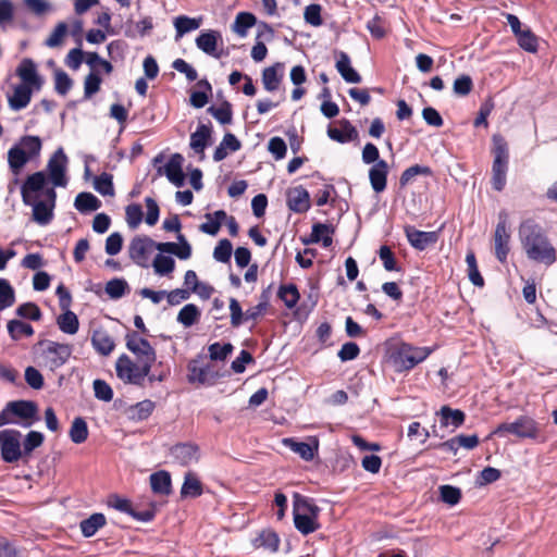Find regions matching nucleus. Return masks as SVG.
<instances>
[{
    "label": "nucleus",
    "mask_w": 557,
    "mask_h": 557,
    "mask_svg": "<svg viewBox=\"0 0 557 557\" xmlns=\"http://www.w3.org/2000/svg\"><path fill=\"white\" fill-rule=\"evenodd\" d=\"M519 237L530 260L547 265L556 261V249L550 244L541 225L533 220H525L520 224Z\"/></svg>",
    "instance_id": "nucleus-1"
},
{
    "label": "nucleus",
    "mask_w": 557,
    "mask_h": 557,
    "mask_svg": "<svg viewBox=\"0 0 557 557\" xmlns=\"http://www.w3.org/2000/svg\"><path fill=\"white\" fill-rule=\"evenodd\" d=\"M493 156L491 184L493 189L502 191L507 182L509 151L506 140L500 135L493 136Z\"/></svg>",
    "instance_id": "nucleus-2"
},
{
    "label": "nucleus",
    "mask_w": 557,
    "mask_h": 557,
    "mask_svg": "<svg viewBox=\"0 0 557 557\" xmlns=\"http://www.w3.org/2000/svg\"><path fill=\"white\" fill-rule=\"evenodd\" d=\"M152 364L138 361L135 363L126 354L121 355L115 362L116 375L124 383L141 385L145 377L151 372Z\"/></svg>",
    "instance_id": "nucleus-3"
},
{
    "label": "nucleus",
    "mask_w": 557,
    "mask_h": 557,
    "mask_svg": "<svg viewBox=\"0 0 557 557\" xmlns=\"http://www.w3.org/2000/svg\"><path fill=\"white\" fill-rule=\"evenodd\" d=\"M493 434L498 436L512 434L521 440H535L540 434V429L537 422L533 418L529 416H519L512 422H503L498 424Z\"/></svg>",
    "instance_id": "nucleus-4"
},
{
    "label": "nucleus",
    "mask_w": 557,
    "mask_h": 557,
    "mask_svg": "<svg viewBox=\"0 0 557 557\" xmlns=\"http://www.w3.org/2000/svg\"><path fill=\"white\" fill-rule=\"evenodd\" d=\"M22 433L16 429L0 431V457L5 463H15L24 458Z\"/></svg>",
    "instance_id": "nucleus-5"
},
{
    "label": "nucleus",
    "mask_w": 557,
    "mask_h": 557,
    "mask_svg": "<svg viewBox=\"0 0 557 557\" xmlns=\"http://www.w3.org/2000/svg\"><path fill=\"white\" fill-rule=\"evenodd\" d=\"M432 350L428 347H413L409 344H401L392 355L395 366L401 371H408L420 362L424 361Z\"/></svg>",
    "instance_id": "nucleus-6"
},
{
    "label": "nucleus",
    "mask_w": 557,
    "mask_h": 557,
    "mask_svg": "<svg viewBox=\"0 0 557 557\" xmlns=\"http://www.w3.org/2000/svg\"><path fill=\"white\" fill-rule=\"evenodd\" d=\"M510 231L508 228V214L506 211L498 213V222L494 232V248L495 257L500 263L507 261V257L510 250Z\"/></svg>",
    "instance_id": "nucleus-7"
},
{
    "label": "nucleus",
    "mask_w": 557,
    "mask_h": 557,
    "mask_svg": "<svg viewBox=\"0 0 557 557\" xmlns=\"http://www.w3.org/2000/svg\"><path fill=\"white\" fill-rule=\"evenodd\" d=\"M126 348L136 356L137 361L153 364L157 360L156 349L136 331L128 332L125 336Z\"/></svg>",
    "instance_id": "nucleus-8"
},
{
    "label": "nucleus",
    "mask_w": 557,
    "mask_h": 557,
    "mask_svg": "<svg viewBox=\"0 0 557 557\" xmlns=\"http://www.w3.org/2000/svg\"><path fill=\"white\" fill-rule=\"evenodd\" d=\"M69 158L65 154L62 147L58 148L53 154L50 157L47 163V171L49 173V178L54 187H66L67 177H66V169H67Z\"/></svg>",
    "instance_id": "nucleus-9"
},
{
    "label": "nucleus",
    "mask_w": 557,
    "mask_h": 557,
    "mask_svg": "<svg viewBox=\"0 0 557 557\" xmlns=\"http://www.w3.org/2000/svg\"><path fill=\"white\" fill-rule=\"evenodd\" d=\"M195 44L199 50L214 59L228 55L227 51L219 49V46L223 45L222 34L219 30L206 29L200 32Z\"/></svg>",
    "instance_id": "nucleus-10"
},
{
    "label": "nucleus",
    "mask_w": 557,
    "mask_h": 557,
    "mask_svg": "<svg viewBox=\"0 0 557 557\" xmlns=\"http://www.w3.org/2000/svg\"><path fill=\"white\" fill-rule=\"evenodd\" d=\"M45 196L48 202L38 200L35 201L32 199V203L29 206L33 207V219L40 225L48 224L53 218V208L55 205L57 193L54 188H48L45 190Z\"/></svg>",
    "instance_id": "nucleus-11"
},
{
    "label": "nucleus",
    "mask_w": 557,
    "mask_h": 557,
    "mask_svg": "<svg viewBox=\"0 0 557 557\" xmlns=\"http://www.w3.org/2000/svg\"><path fill=\"white\" fill-rule=\"evenodd\" d=\"M72 354V347L67 344L57 342H48L47 348L42 352L46 363L51 370L58 369L65 364Z\"/></svg>",
    "instance_id": "nucleus-12"
},
{
    "label": "nucleus",
    "mask_w": 557,
    "mask_h": 557,
    "mask_svg": "<svg viewBox=\"0 0 557 557\" xmlns=\"http://www.w3.org/2000/svg\"><path fill=\"white\" fill-rule=\"evenodd\" d=\"M154 248V242L148 236H137L128 246L129 258L139 267H148V256Z\"/></svg>",
    "instance_id": "nucleus-13"
},
{
    "label": "nucleus",
    "mask_w": 557,
    "mask_h": 557,
    "mask_svg": "<svg viewBox=\"0 0 557 557\" xmlns=\"http://www.w3.org/2000/svg\"><path fill=\"white\" fill-rule=\"evenodd\" d=\"M265 311L267 309L263 308V305L258 304L247 309L244 313L237 299H230L231 325L233 327L240 326L244 321L258 320Z\"/></svg>",
    "instance_id": "nucleus-14"
},
{
    "label": "nucleus",
    "mask_w": 557,
    "mask_h": 557,
    "mask_svg": "<svg viewBox=\"0 0 557 557\" xmlns=\"http://www.w3.org/2000/svg\"><path fill=\"white\" fill-rule=\"evenodd\" d=\"M8 410H11L13 416L26 420L25 422L21 423L23 428H28L33 424V420H38V406L33 400L9 401Z\"/></svg>",
    "instance_id": "nucleus-15"
},
{
    "label": "nucleus",
    "mask_w": 557,
    "mask_h": 557,
    "mask_svg": "<svg viewBox=\"0 0 557 557\" xmlns=\"http://www.w3.org/2000/svg\"><path fill=\"white\" fill-rule=\"evenodd\" d=\"M408 243L417 250H425L438 240V232H423L414 226L407 225L404 228Z\"/></svg>",
    "instance_id": "nucleus-16"
},
{
    "label": "nucleus",
    "mask_w": 557,
    "mask_h": 557,
    "mask_svg": "<svg viewBox=\"0 0 557 557\" xmlns=\"http://www.w3.org/2000/svg\"><path fill=\"white\" fill-rule=\"evenodd\" d=\"M183 162V156L181 153H174L170 157L164 168L158 169V174H164L172 184H174L176 187H182L185 182Z\"/></svg>",
    "instance_id": "nucleus-17"
},
{
    "label": "nucleus",
    "mask_w": 557,
    "mask_h": 557,
    "mask_svg": "<svg viewBox=\"0 0 557 557\" xmlns=\"http://www.w3.org/2000/svg\"><path fill=\"white\" fill-rule=\"evenodd\" d=\"M187 380L191 384H212L216 379V374L213 372L210 364L201 366L200 361L193 359L187 364Z\"/></svg>",
    "instance_id": "nucleus-18"
},
{
    "label": "nucleus",
    "mask_w": 557,
    "mask_h": 557,
    "mask_svg": "<svg viewBox=\"0 0 557 557\" xmlns=\"http://www.w3.org/2000/svg\"><path fill=\"white\" fill-rule=\"evenodd\" d=\"M171 456L182 466L197 462L199 459V447L194 443H180L170 450Z\"/></svg>",
    "instance_id": "nucleus-19"
},
{
    "label": "nucleus",
    "mask_w": 557,
    "mask_h": 557,
    "mask_svg": "<svg viewBox=\"0 0 557 557\" xmlns=\"http://www.w3.org/2000/svg\"><path fill=\"white\" fill-rule=\"evenodd\" d=\"M389 166L385 160H380L369 169V182L376 194L383 193L387 186Z\"/></svg>",
    "instance_id": "nucleus-20"
},
{
    "label": "nucleus",
    "mask_w": 557,
    "mask_h": 557,
    "mask_svg": "<svg viewBox=\"0 0 557 557\" xmlns=\"http://www.w3.org/2000/svg\"><path fill=\"white\" fill-rule=\"evenodd\" d=\"M287 206L290 211L304 213L310 209V196L306 188L297 186L287 191Z\"/></svg>",
    "instance_id": "nucleus-21"
},
{
    "label": "nucleus",
    "mask_w": 557,
    "mask_h": 557,
    "mask_svg": "<svg viewBox=\"0 0 557 557\" xmlns=\"http://www.w3.org/2000/svg\"><path fill=\"white\" fill-rule=\"evenodd\" d=\"M46 184V175L42 171L36 172L27 176L21 187V196L24 205L32 203V194L42 190Z\"/></svg>",
    "instance_id": "nucleus-22"
},
{
    "label": "nucleus",
    "mask_w": 557,
    "mask_h": 557,
    "mask_svg": "<svg viewBox=\"0 0 557 557\" xmlns=\"http://www.w3.org/2000/svg\"><path fill=\"white\" fill-rule=\"evenodd\" d=\"M24 85L33 86L39 89L42 81L37 73V67L32 59H24L16 70Z\"/></svg>",
    "instance_id": "nucleus-23"
},
{
    "label": "nucleus",
    "mask_w": 557,
    "mask_h": 557,
    "mask_svg": "<svg viewBox=\"0 0 557 557\" xmlns=\"http://www.w3.org/2000/svg\"><path fill=\"white\" fill-rule=\"evenodd\" d=\"M211 134V126L199 124L196 131L190 135L189 146L196 153H200L201 158L205 157V149L210 144Z\"/></svg>",
    "instance_id": "nucleus-24"
},
{
    "label": "nucleus",
    "mask_w": 557,
    "mask_h": 557,
    "mask_svg": "<svg viewBox=\"0 0 557 557\" xmlns=\"http://www.w3.org/2000/svg\"><path fill=\"white\" fill-rule=\"evenodd\" d=\"M284 76V64L275 63L262 71V84L267 91H275L278 89Z\"/></svg>",
    "instance_id": "nucleus-25"
},
{
    "label": "nucleus",
    "mask_w": 557,
    "mask_h": 557,
    "mask_svg": "<svg viewBox=\"0 0 557 557\" xmlns=\"http://www.w3.org/2000/svg\"><path fill=\"white\" fill-rule=\"evenodd\" d=\"M335 67L346 83H361L362 78L360 74L351 66L350 58L346 52L339 53Z\"/></svg>",
    "instance_id": "nucleus-26"
},
{
    "label": "nucleus",
    "mask_w": 557,
    "mask_h": 557,
    "mask_svg": "<svg viewBox=\"0 0 557 557\" xmlns=\"http://www.w3.org/2000/svg\"><path fill=\"white\" fill-rule=\"evenodd\" d=\"M32 86L20 84L14 87L9 97V106L14 111H20L28 106L32 99Z\"/></svg>",
    "instance_id": "nucleus-27"
},
{
    "label": "nucleus",
    "mask_w": 557,
    "mask_h": 557,
    "mask_svg": "<svg viewBox=\"0 0 557 557\" xmlns=\"http://www.w3.org/2000/svg\"><path fill=\"white\" fill-rule=\"evenodd\" d=\"M343 129H338L336 127L327 128V136L339 144H346L357 139L358 132L355 126L348 120L342 121Z\"/></svg>",
    "instance_id": "nucleus-28"
},
{
    "label": "nucleus",
    "mask_w": 557,
    "mask_h": 557,
    "mask_svg": "<svg viewBox=\"0 0 557 557\" xmlns=\"http://www.w3.org/2000/svg\"><path fill=\"white\" fill-rule=\"evenodd\" d=\"M91 345L97 352L108 356L115 347L113 338L102 330L94 331L91 336Z\"/></svg>",
    "instance_id": "nucleus-29"
},
{
    "label": "nucleus",
    "mask_w": 557,
    "mask_h": 557,
    "mask_svg": "<svg viewBox=\"0 0 557 557\" xmlns=\"http://www.w3.org/2000/svg\"><path fill=\"white\" fill-rule=\"evenodd\" d=\"M149 480L153 493L160 495H169L171 493L172 481L168 471H157L150 475Z\"/></svg>",
    "instance_id": "nucleus-30"
},
{
    "label": "nucleus",
    "mask_w": 557,
    "mask_h": 557,
    "mask_svg": "<svg viewBox=\"0 0 557 557\" xmlns=\"http://www.w3.org/2000/svg\"><path fill=\"white\" fill-rule=\"evenodd\" d=\"M205 218L207 221L200 224L199 230L205 234L214 236L219 233L224 220L227 219V213L224 210H218L214 213H207Z\"/></svg>",
    "instance_id": "nucleus-31"
},
{
    "label": "nucleus",
    "mask_w": 557,
    "mask_h": 557,
    "mask_svg": "<svg viewBox=\"0 0 557 557\" xmlns=\"http://www.w3.org/2000/svg\"><path fill=\"white\" fill-rule=\"evenodd\" d=\"M442 426L453 425L455 429L463 424L466 414L460 409H451L448 406H443L438 413Z\"/></svg>",
    "instance_id": "nucleus-32"
},
{
    "label": "nucleus",
    "mask_w": 557,
    "mask_h": 557,
    "mask_svg": "<svg viewBox=\"0 0 557 557\" xmlns=\"http://www.w3.org/2000/svg\"><path fill=\"white\" fill-rule=\"evenodd\" d=\"M107 523L106 516L101 512H95L87 519H84L79 523L82 534L85 537L94 536L99 529L104 527Z\"/></svg>",
    "instance_id": "nucleus-33"
},
{
    "label": "nucleus",
    "mask_w": 557,
    "mask_h": 557,
    "mask_svg": "<svg viewBox=\"0 0 557 557\" xmlns=\"http://www.w3.org/2000/svg\"><path fill=\"white\" fill-rule=\"evenodd\" d=\"M333 232L330 225L323 223H315L312 225L310 238L305 240V244L322 243V246L327 248L332 245L333 239L330 233Z\"/></svg>",
    "instance_id": "nucleus-34"
},
{
    "label": "nucleus",
    "mask_w": 557,
    "mask_h": 557,
    "mask_svg": "<svg viewBox=\"0 0 557 557\" xmlns=\"http://www.w3.org/2000/svg\"><path fill=\"white\" fill-rule=\"evenodd\" d=\"M30 160L29 154L24 149L15 145L8 152V163L11 171L17 175L22 168Z\"/></svg>",
    "instance_id": "nucleus-35"
},
{
    "label": "nucleus",
    "mask_w": 557,
    "mask_h": 557,
    "mask_svg": "<svg viewBox=\"0 0 557 557\" xmlns=\"http://www.w3.org/2000/svg\"><path fill=\"white\" fill-rule=\"evenodd\" d=\"M64 312L57 319L59 329L69 335H74L79 329V321L77 315L70 309H63Z\"/></svg>",
    "instance_id": "nucleus-36"
},
{
    "label": "nucleus",
    "mask_w": 557,
    "mask_h": 557,
    "mask_svg": "<svg viewBox=\"0 0 557 557\" xmlns=\"http://www.w3.org/2000/svg\"><path fill=\"white\" fill-rule=\"evenodd\" d=\"M294 523L295 528L304 535L313 533L320 528L314 517H310V515H305L298 510H294Z\"/></svg>",
    "instance_id": "nucleus-37"
},
{
    "label": "nucleus",
    "mask_w": 557,
    "mask_h": 557,
    "mask_svg": "<svg viewBox=\"0 0 557 557\" xmlns=\"http://www.w3.org/2000/svg\"><path fill=\"white\" fill-rule=\"evenodd\" d=\"M74 207L79 212L96 211L101 207V201L91 193H79L74 201Z\"/></svg>",
    "instance_id": "nucleus-38"
},
{
    "label": "nucleus",
    "mask_w": 557,
    "mask_h": 557,
    "mask_svg": "<svg viewBox=\"0 0 557 557\" xmlns=\"http://www.w3.org/2000/svg\"><path fill=\"white\" fill-rule=\"evenodd\" d=\"M7 329L11 339L15 342L21 339L23 336L30 337L35 333L34 327L30 324L17 319L10 320L7 324Z\"/></svg>",
    "instance_id": "nucleus-39"
},
{
    "label": "nucleus",
    "mask_w": 557,
    "mask_h": 557,
    "mask_svg": "<svg viewBox=\"0 0 557 557\" xmlns=\"http://www.w3.org/2000/svg\"><path fill=\"white\" fill-rule=\"evenodd\" d=\"M200 317L199 308L195 304H187L180 310L176 321L184 327H190L199 321Z\"/></svg>",
    "instance_id": "nucleus-40"
},
{
    "label": "nucleus",
    "mask_w": 557,
    "mask_h": 557,
    "mask_svg": "<svg viewBox=\"0 0 557 557\" xmlns=\"http://www.w3.org/2000/svg\"><path fill=\"white\" fill-rule=\"evenodd\" d=\"M256 22L257 18L252 13L239 12L235 17V21L232 25V29L239 37H246L248 29L251 28L256 24Z\"/></svg>",
    "instance_id": "nucleus-41"
},
{
    "label": "nucleus",
    "mask_w": 557,
    "mask_h": 557,
    "mask_svg": "<svg viewBox=\"0 0 557 557\" xmlns=\"http://www.w3.org/2000/svg\"><path fill=\"white\" fill-rule=\"evenodd\" d=\"M202 494V485L196 474L188 472L185 474L183 485L181 487L182 497H198Z\"/></svg>",
    "instance_id": "nucleus-42"
},
{
    "label": "nucleus",
    "mask_w": 557,
    "mask_h": 557,
    "mask_svg": "<svg viewBox=\"0 0 557 557\" xmlns=\"http://www.w3.org/2000/svg\"><path fill=\"white\" fill-rule=\"evenodd\" d=\"M88 425L82 417H76L69 431V436L74 444H82L88 438Z\"/></svg>",
    "instance_id": "nucleus-43"
},
{
    "label": "nucleus",
    "mask_w": 557,
    "mask_h": 557,
    "mask_svg": "<svg viewBox=\"0 0 557 557\" xmlns=\"http://www.w3.org/2000/svg\"><path fill=\"white\" fill-rule=\"evenodd\" d=\"M201 25V18H194L187 15H178L174 20V27L176 30V38L184 36L185 34L196 30Z\"/></svg>",
    "instance_id": "nucleus-44"
},
{
    "label": "nucleus",
    "mask_w": 557,
    "mask_h": 557,
    "mask_svg": "<svg viewBox=\"0 0 557 557\" xmlns=\"http://www.w3.org/2000/svg\"><path fill=\"white\" fill-rule=\"evenodd\" d=\"M518 46L530 53H536L539 50V37L530 27H524L523 32L517 37Z\"/></svg>",
    "instance_id": "nucleus-45"
},
{
    "label": "nucleus",
    "mask_w": 557,
    "mask_h": 557,
    "mask_svg": "<svg viewBox=\"0 0 557 557\" xmlns=\"http://www.w3.org/2000/svg\"><path fill=\"white\" fill-rule=\"evenodd\" d=\"M45 442V435L39 431H29L22 442L24 458L30 457L32 453Z\"/></svg>",
    "instance_id": "nucleus-46"
},
{
    "label": "nucleus",
    "mask_w": 557,
    "mask_h": 557,
    "mask_svg": "<svg viewBox=\"0 0 557 557\" xmlns=\"http://www.w3.org/2000/svg\"><path fill=\"white\" fill-rule=\"evenodd\" d=\"M284 442L294 453L298 454L306 461L312 460L318 451V444L313 446L306 442H295L289 438L284 440Z\"/></svg>",
    "instance_id": "nucleus-47"
},
{
    "label": "nucleus",
    "mask_w": 557,
    "mask_h": 557,
    "mask_svg": "<svg viewBox=\"0 0 557 557\" xmlns=\"http://www.w3.org/2000/svg\"><path fill=\"white\" fill-rule=\"evenodd\" d=\"M207 112L211 114L222 125L231 124L233 120L232 104L228 101H223L220 107L211 106L207 109Z\"/></svg>",
    "instance_id": "nucleus-48"
},
{
    "label": "nucleus",
    "mask_w": 557,
    "mask_h": 557,
    "mask_svg": "<svg viewBox=\"0 0 557 557\" xmlns=\"http://www.w3.org/2000/svg\"><path fill=\"white\" fill-rule=\"evenodd\" d=\"M294 509L295 511H300L305 515H310V517H314L318 519L320 508L314 504V502L306 496H301L299 494H295L294 496Z\"/></svg>",
    "instance_id": "nucleus-49"
},
{
    "label": "nucleus",
    "mask_w": 557,
    "mask_h": 557,
    "mask_svg": "<svg viewBox=\"0 0 557 557\" xmlns=\"http://www.w3.org/2000/svg\"><path fill=\"white\" fill-rule=\"evenodd\" d=\"M277 296L288 309H293L300 298V294L295 284L282 285L278 288Z\"/></svg>",
    "instance_id": "nucleus-50"
},
{
    "label": "nucleus",
    "mask_w": 557,
    "mask_h": 557,
    "mask_svg": "<svg viewBox=\"0 0 557 557\" xmlns=\"http://www.w3.org/2000/svg\"><path fill=\"white\" fill-rule=\"evenodd\" d=\"M418 175L430 176V175H432V170L430 166H426V165H421V164L411 165L401 173V175L399 177V185L401 187L407 186Z\"/></svg>",
    "instance_id": "nucleus-51"
},
{
    "label": "nucleus",
    "mask_w": 557,
    "mask_h": 557,
    "mask_svg": "<svg viewBox=\"0 0 557 557\" xmlns=\"http://www.w3.org/2000/svg\"><path fill=\"white\" fill-rule=\"evenodd\" d=\"M15 302V292L9 281L0 277V311L10 308Z\"/></svg>",
    "instance_id": "nucleus-52"
},
{
    "label": "nucleus",
    "mask_w": 557,
    "mask_h": 557,
    "mask_svg": "<svg viewBox=\"0 0 557 557\" xmlns=\"http://www.w3.org/2000/svg\"><path fill=\"white\" fill-rule=\"evenodd\" d=\"M152 267L158 275H168L174 271L175 261L170 256L158 253L153 260Z\"/></svg>",
    "instance_id": "nucleus-53"
},
{
    "label": "nucleus",
    "mask_w": 557,
    "mask_h": 557,
    "mask_svg": "<svg viewBox=\"0 0 557 557\" xmlns=\"http://www.w3.org/2000/svg\"><path fill=\"white\" fill-rule=\"evenodd\" d=\"M94 188L102 196H113V177L109 173H102L95 177Z\"/></svg>",
    "instance_id": "nucleus-54"
},
{
    "label": "nucleus",
    "mask_w": 557,
    "mask_h": 557,
    "mask_svg": "<svg viewBox=\"0 0 557 557\" xmlns=\"http://www.w3.org/2000/svg\"><path fill=\"white\" fill-rule=\"evenodd\" d=\"M128 285L124 278H112L107 282L104 290L111 299H120L124 296Z\"/></svg>",
    "instance_id": "nucleus-55"
},
{
    "label": "nucleus",
    "mask_w": 557,
    "mask_h": 557,
    "mask_svg": "<svg viewBox=\"0 0 557 557\" xmlns=\"http://www.w3.org/2000/svg\"><path fill=\"white\" fill-rule=\"evenodd\" d=\"M15 313L17 317L32 321H39L42 317L40 308L35 302H24L20 305Z\"/></svg>",
    "instance_id": "nucleus-56"
},
{
    "label": "nucleus",
    "mask_w": 557,
    "mask_h": 557,
    "mask_svg": "<svg viewBox=\"0 0 557 557\" xmlns=\"http://www.w3.org/2000/svg\"><path fill=\"white\" fill-rule=\"evenodd\" d=\"M466 262L468 265V276L470 282L475 286H483L484 280L479 272L475 255L473 252H468L466 256Z\"/></svg>",
    "instance_id": "nucleus-57"
},
{
    "label": "nucleus",
    "mask_w": 557,
    "mask_h": 557,
    "mask_svg": "<svg viewBox=\"0 0 557 557\" xmlns=\"http://www.w3.org/2000/svg\"><path fill=\"white\" fill-rule=\"evenodd\" d=\"M233 349L234 347L231 343H213L208 347L210 359L214 361L225 360Z\"/></svg>",
    "instance_id": "nucleus-58"
},
{
    "label": "nucleus",
    "mask_w": 557,
    "mask_h": 557,
    "mask_svg": "<svg viewBox=\"0 0 557 557\" xmlns=\"http://www.w3.org/2000/svg\"><path fill=\"white\" fill-rule=\"evenodd\" d=\"M101 77L94 71H91L84 81V98L89 99L100 89Z\"/></svg>",
    "instance_id": "nucleus-59"
},
{
    "label": "nucleus",
    "mask_w": 557,
    "mask_h": 557,
    "mask_svg": "<svg viewBox=\"0 0 557 557\" xmlns=\"http://www.w3.org/2000/svg\"><path fill=\"white\" fill-rule=\"evenodd\" d=\"M232 250V243L226 238L221 239L213 250V258L219 262L227 263L231 260Z\"/></svg>",
    "instance_id": "nucleus-60"
},
{
    "label": "nucleus",
    "mask_w": 557,
    "mask_h": 557,
    "mask_svg": "<svg viewBox=\"0 0 557 557\" xmlns=\"http://www.w3.org/2000/svg\"><path fill=\"white\" fill-rule=\"evenodd\" d=\"M21 148L29 154V158L33 159L40 153L41 150V139L38 136L27 135L22 137L21 139Z\"/></svg>",
    "instance_id": "nucleus-61"
},
{
    "label": "nucleus",
    "mask_w": 557,
    "mask_h": 557,
    "mask_svg": "<svg viewBox=\"0 0 557 557\" xmlns=\"http://www.w3.org/2000/svg\"><path fill=\"white\" fill-rule=\"evenodd\" d=\"M473 88V81L469 75H460L458 76L453 85L454 94L458 97L468 96Z\"/></svg>",
    "instance_id": "nucleus-62"
},
{
    "label": "nucleus",
    "mask_w": 557,
    "mask_h": 557,
    "mask_svg": "<svg viewBox=\"0 0 557 557\" xmlns=\"http://www.w3.org/2000/svg\"><path fill=\"white\" fill-rule=\"evenodd\" d=\"M441 499L450 506L457 505L461 499V491L453 485H442L440 487Z\"/></svg>",
    "instance_id": "nucleus-63"
},
{
    "label": "nucleus",
    "mask_w": 557,
    "mask_h": 557,
    "mask_svg": "<svg viewBox=\"0 0 557 557\" xmlns=\"http://www.w3.org/2000/svg\"><path fill=\"white\" fill-rule=\"evenodd\" d=\"M257 541L259 542V546H262L271 552H276L278 549L280 539L274 531H262Z\"/></svg>",
    "instance_id": "nucleus-64"
}]
</instances>
